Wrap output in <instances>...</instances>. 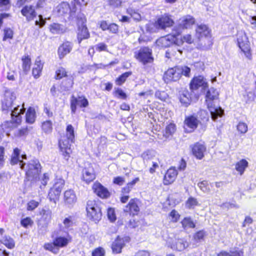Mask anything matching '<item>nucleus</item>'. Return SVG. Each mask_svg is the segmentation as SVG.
<instances>
[{
  "mask_svg": "<svg viewBox=\"0 0 256 256\" xmlns=\"http://www.w3.org/2000/svg\"><path fill=\"white\" fill-rule=\"evenodd\" d=\"M107 215L108 220L112 222H114L116 220V216L115 214V212L114 208H109L108 209Z\"/></svg>",
  "mask_w": 256,
  "mask_h": 256,
  "instance_id": "obj_55",
  "label": "nucleus"
},
{
  "mask_svg": "<svg viewBox=\"0 0 256 256\" xmlns=\"http://www.w3.org/2000/svg\"><path fill=\"white\" fill-rule=\"evenodd\" d=\"M104 250L102 248L95 249L92 252V256H104Z\"/></svg>",
  "mask_w": 256,
  "mask_h": 256,
  "instance_id": "obj_62",
  "label": "nucleus"
},
{
  "mask_svg": "<svg viewBox=\"0 0 256 256\" xmlns=\"http://www.w3.org/2000/svg\"><path fill=\"white\" fill-rule=\"evenodd\" d=\"M174 24V21L168 14H164L159 18L156 22V26L160 29H165Z\"/></svg>",
  "mask_w": 256,
  "mask_h": 256,
  "instance_id": "obj_16",
  "label": "nucleus"
},
{
  "mask_svg": "<svg viewBox=\"0 0 256 256\" xmlns=\"http://www.w3.org/2000/svg\"><path fill=\"white\" fill-rule=\"evenodd\" d=\"M56 190L52 188L48 194V198L50 201L56 202V200L58 198L60 194L56 192Z\"/></svg>",
  "mask_w": 256,
  "mask_h": 256,
  "instance_id": "obj_44",
  "label": "nucleus"
},
{
  "mask_svg": "<svg viewBox=\"0 0 256 256\" xmlns=\"http://www.w3.org/2000/svg\"><path fill=\"white\" fill-rule=\"evenodd\" d=\"M168 246L174 250L180 252L188 246V243L183 238H178L176 239L172 244L169 242Z\"/></svg>",
  "mask_w": 256,
  "mask_h": 256,
  "instance_id": "obj_20",
  "label": "nucleus"
},
{
  "mask_svg": "<svg viewBox=\"0 0 256 256\" xmlns=\"http://www.w3.org/2000/svg\"><path fill=\"white\" fill-rule=\"evenodd\" d=\"M57 11L58 14L60 16L68 14L70 12L69 4L66 2H62L58 6Z\"/></svg>",
  "mask_w": 256,
  "mask_h": 256,
  "instance_id": "obj_35",
  "label": "nucleus"
},
{
  "mask_svg": "<svg viewBox=\"0 0 256 256\" xmlns=\"http://www.w3.org/2000/svg\"><path fill=\"white\" fill-rule=\"evenodd\" d=\"M21 13L23 16L26 18L28 21L34 20L36 16L34 7L31 5L25 6L21 10Z\"/></svg>",
  "mask_w": 256,
  "mask_h": 256,
  "instance_id": "obj_21",
  "label": "nucleus"
},
{
  "mask_svg": "<svg viewBox=\"0 0 256 256\" xmlns=\"http://www.w3.org/2000/svg\"><path fill=\"white\" fill-rule=\"evenodd\" d=\"M74 224V217L71 216L65 218L62 222V225L61 226L62 229L68 230L70 229Z\"/></svg>",
  "mask_w": 256,
  "mask_h": 256,
  "instance_id": "obj_36",
  "label": "nucleus"
},
{
  "mask_svg": "<svg viewBox=\"0 0 256 256\" xmlns=\"http://www.w3.org/2000/svg\"><path fill=\"white\" fill-rule=\"evenodd\" d=\"M36 113L34 108L30 107L26 114V120L27 123L32 124L36 120Z\"/></svg>",
  "mask_w": 256,
  "mask_h": 256,
  "instance_id": "obj_33",
  "label": "nucleus"
},
{
  "mask_svg": "<svg viewBox=\"0 0 256 256\" xmlns=\"http://www.w3.org/2000/svg\"><path fill=\"white\" fill-rule=\"evenodd\" d=\"M200 87H202V89H205L208 87V83L206 80L202 76L194 77L190 84L191 90L194 91Z\"/></svg>",
  "mask_w": 256,
  "mask_h": 256,
  "instance_id": "obj_15",
  "label": "nucleus"
},
{
  "mask_svg": "<svg viewBox=\"0 0 256 256\" xmlns=\"http://www.w3.org/2000/svg\"><path fill=\"white\" fill-rule=\"evenodd\" d=\"M39 205V202L35 200H30L27 204V210H33Z\"/></svg>",
  "mask_w": 256,
  "mask_h": 256,
  "instance_id": "obj_57",
  "label": "nucleus"
},
{
  "mask_svg": "<svg viewBox=\"0 0 256 256\" xmlns=\"http://www.w3.org/2000/svg\"><path fill=\"white\" fill-rule=\"evenodd\" d=\"M170 216L171 217L172 221L173 222H176L180 218L179 214L175 210H172L170 212Z\"/></svg>",
  "mask_w": 256,
  "mask_h": 256,
  "instance_id": "obj_64",
  "label": "nucleus"
},
{
  "mask_svg": "<svg viewBox=\"0 0 256 256\" xmlns=\"http://www.w3.org/2000/svg\"><path fill=\"white\" fill-rule=\"evenodd\" d=\"M199 120L194 115L186 116L184 121V128L188 132H192L198 126Z\"/></svg>",
  "mask_w": 256,
  "mask_h": 256,
  "instance_id": "obj_14",
  "label": "nucleus"
},
{
  "mask_svg": "<svg viewBox=\"0 0 256 256\" xmlns=\"http://www.w3.org/2000/svg\"><path fill=\"white\" fill-rule=\"evenodd\" d=\"M64 202L68 207L72 206L76 202L77 198L74 192L72 190H68L64 192Z\"/></svg>",
  "mask_w": 256,
  "mask_h": 256,
  "instance_id": "obj_23",
  "label": "nucleus"
},
{
  "mask_svg": "<svg viewBox=\"0 0 256 256\" xmlns=\"http://www.w3.org/2000/svg\"><path fill=\"white\" fill-rule=\"evenodd\" d=\"M190 68L188 66H176L168 68L164 74V80L166 83L176 82L182 75L190 77Z\"/></svg>",
  "mask_w": 256,
  "mask_h": 256,
  "instance_id": "obj_4",
  "label": "nucleus"
},
{
  "mask_svg": "<svg viewBox=\"0 0 256 256\" xmlns=\"http://www.w3.org/2000/svg\"><path fill=\"white\" fill-rule=\"evenodd\" d=\"M66 138L67 140L60 141L59 145L64 158L68 160L72 152L71 144L74 142V128L71 124L66 126Z\"/></svg>",
  "mask_w": 256,
  "mask_h": 256,
  "instance_id": "obj_5",
  "label": "nucleus"
},
{
  "mask_svg": "<svg viewBox=\"0 0 256 256\" xmlns=\"http://www.w3.org/2000/svg\"><path fill=\"white\" fill-rule=\"evenodd\" d=\"M135 58L140 62L145 65L152 63L154 60L152 50L148 47L141 48L134 52Z\"/></svg>",
  "mask_w": 256,
  "mask_h": 256,
  "instance_id": "obj_11",
  "label": "nucleus"
},
{
  "mask_svg": "<svg viewBox=\"0 0 256 256\" xmlns=\"http://www.w3.org/2000/svg\"><path fill=\"white\" fill-rule=\"evenodd\" d=\"M178 174V172L175 168H169L164 175V184L168 185L172 183Z\"/></svg>",
  "mask_w": 256,
  "mask_h": 256,
  "instance_id": "obj_24",
  "label": "nucleus"
},
{
  "mask_svg": "<svg viewBox=\"0 0 256 256\" xmlns=\"http://www.w3.org/2000/svg\"><path fill=\"white\" fill-rule=\"evenodd\" d=\"M137 200L132 199L124 209L125 212H130V214H137L140 209L136 203Z\"/></svg>",
  "mask_w": 256,
  "mask_h": 256,
  "instance_id": "obj_27",
  "label": "nucleus"
},
{
  "mask_svg": "<svg viewBox=\"0 0 256 256\" xmlns=\"http://www.w3.org/2000/svg\"><path fill=\"white\" fill-rule=\"evenodd\" d=\"M10 0H0V11L6 10L9 8Z\"/></svg>",
  "mask_w": 256,
  "mask_h": 256,
  "instance_id": "obj_53",
  "label": "nucleus"
},
{
  "mask_svg": "<svg viewBox=\"0 0 256 256\" xmlns=\"http://www.w3.org/2000/svg\"><path fill=\"white\" fill-rule=\"evenodd\" d=\"M178 36L176 34V32L172 30L171 34H168L165 36H162L157 40L156 44L160 48H166L174 44V50H176L180 54H182V50L178 49L176 46L182 45V40H178Z\"/></svg>",
  "mask_w": 256,
  "mask_h": 256,
  "instance_id": "obj_6",
  "label": "nucleus"
},
{
  "mask_svg": "<svg viewBox=\"0 0 256 256\" xmlns=\"http://www.w3.org/2000/svg\"><path fill=\"white\" fill-rule=\"evenodd\" d=\"M194 22L195 20L193 16L190 15L184 16L179 20L178 25L173 28V31L179 36L183 30L190 28Z\"/></svg>",
  "mask_w": 256,
  "mask_h": 256,
  "instance_id": "obj_12",
  "label": "nucleus"
},
{
  "mask_svg": "<svg viewBox=\"0 0 256 256\" xmlns=\"http://www.w3.org/2000/svg\"><path fill=\"white\" fill-rule=\"evenodd\" d=\"M127 12L128 14L136 20H140L141 19V16L138 12L132 8H128L127 9Z\"/></svg>",
  "mask_w": 256,
  "mask_h": 256,
  "instance_id": "obj_47",
  "label": "nucleus"
},
{
  "mask_svg": "<svg viewBox=\"0 0 256 256\" xmlns=\"http://www.w3.org/2000/svg\"><path fill=\"white\" fill-rule=\"evenodd\" d=\"M22 69L26 73L28 72L31 66V60L29 56L26 55L22 58Z\"/></svg>",
  "mask_w": 256,
  "mask_h": 256,
  "instance_id": "obj_38",
  "label": "nucleus"
},
{
  "mask_svg": "<svg viewBox=\"0 0 256 256\" xmlns=\"http://www.w3.org/2000/svg\"><path fill=\"white\" fill-rule=\"evenodd\" d=\"M192 99V94L187 90H184L180 94V100L184 106L187 107L190 104Z\"/></svg>",
  "mask_w": 256,
  "mask_h": 256,
  "instance_id": "obj_28",
  "label": "nucleus"
},
{
  "mask_svg": "<svg viewBox=\"0 0 256 256\" xmlns=\"http://www.w3.org/2000/svg\"><path fill=\"white\" fill-rule=\"evenodd\" d=\"M86 18L84 14H80L78 17V32L77 39L78 44H80L84 40L89 38L90 33L86 26Z\"/></svg>",
  "mask_w": 256,
  "mask_h": 256,
  "instance_id": "obj_10",
  "label": "nucleus"
},
{
  "mask_svg": "<svg viewBox=\"0 0 256 256\" xmlns=\"http://www.w3.org/2000/svg\"><path fill=\"white\" fill-rule=\"evenodd\" d=\"M92 190L94 192L101 198H106L110 196V192L108 189L99 182L94 184Z\"/></svg>",
  "mask_w": 256,
  "mask_h": 256,
  "instance_id": "obj_18",
  "label": "nucleus"
},
{
  "mask_svg": "<svg viewBox=\"0 0 256 256\" xmlns=\"http://www.w3.org/2000/svg\"><path fill=\"white\" fill-rule=\"evenodd\" d=\"M16 96L14 92L9 90H5L4 99L2 100V110L3 111H10L12 122L20 124L22 122V116L24 113L26 109L23 104L22 106H18L12 110L13 102Z\"/></svg>",
  "mask_w": 256,
  "mask_h": 256,
  "instance_id": "obj_2",
  "label": "nucleus"
},
{
  "mask_svg": "<svg viewBox=\"0 0 256 256\" xmlns=\"http://www.w3.org/2000/svg\"><path fill=\"white\" fill-rule=\"evenodd\" d=\"M66 71L63 68H60L56 72V79H60L66 76Z\"/></svg>",
  "mask_w": 256,
  "mask_h": 256,
  "instance_id": "obj_56",
  "label": "nucleus"
},
{
  "mask_svg": "<svg viewBox=\"0 0 256 256\" xmlns=\"http://www.w3.org/2000/svg\"><path fill=\"white\" fill-rule=\"evenodd\" d=\"M176 130V126L174 124H170L166 128V133L168 136L173 134Z\"/></svg>",
  "mask_w": 256,
  "mask_h": 256,
  "instance_id": "obj_58",
  "label": "nucleus"
},
{
  "mask_svg": "<svg viewBox=\"0 0 256 256\" xmlns=\"http://www.w3.org/2000/svg\"><path fill=\"white\" fill-rule=\"evenodd\" d=\"M178 40H182V45L183 44L184 42H186L188 44H191L194 42V38H192V36L190 34H186L184 35L180 38H178Z\"/></svg>",
  "mask_w": 256,
  "mask_h": 256,
  "instance_id": "obj_52",
  "label": "nucleus"
},
{
  "mask_svg": "<svg viewBox=\"0 0 256 256\" xmlns=\"http://www.w3.org/2000/svg\"><path fill=\"white\" fill-rule=\"evenodd\" d=\"M198 186L204 192H208L210 190V186L208 182L206 180H203L198 182Z\"/></svg>",
  "mask_w": 256,
  "mask_h": 256,
  "instance_id": "obj_48",
  "label": "nucleus"
},
{
  "mask_svg": "<svg viewBox=\"0 0 256 256\" xmlns=\"http://www.w3.org/2000/svg\"><path fill=\"white\" fill-rule=\"evenodd\" d=\"M244 96L246 99V102L252 101L256 97V81L255 82L254 89L253 92L248 90L246 89L245 93L244 94Z\"/></svg>",
  "mask_w": 256,
  "mask_h": 256,
  "instance_id": "obj_40",
  "label": "nucleus"
},
{
  "mask_svg": "<svg viewBox=\"0 0 256 256\" xmlns=\"http://www.w3.org/2000/svg\"><path fill=\"white\" fill-rule=\"evenodd\" d=\"M44 248L45 250H50L54 254H57L59 251V249L55 245L54 241L52 243L48 242L45 244Z\"/></svg>",
  "mask_w": 256,
  "mask_h": 256,
  "instance_id": "obj_43",
  "label": "nucleus"
},
{
  "mask_svg": "<svg viewBox=\"0 0 256 256\" xmlns=\"http://www.w3.org/2000/svg\"><path fill=\"white\" fill-rule=\"evenodd\" d=\"M64 181L62 179H59L54 184L52 188H54V190H56V192L57 193L59 192L60 194L64 186Z\"/></svg>",
  "mask_w": 256,
  "mask_h": 256,
  "instance_id": "obj_46",
  "label": "nucleus"
},
{
  "mask_svg": "<svg viewBox=\"0 0 256 256\" xmlns=\"http://www.w3.org/2000/svg\"><path fill=\"white\" fill-rule=\"evenodd\" d=\"M82 178L86 183L93 181L96 178L94 170L90 164L86 166L82 170Z\"/></svg>",
  "mask_w": 256,
  "mask_h": 256,
  "instance_id": "obj_19",
  "label": "nucleus"
},
{
  "mask_svg": "<svg viewBox=\"0 0 256 256\" xmlns=\"http://www.w3.org/2000/svg\"><path fill=\"white\" fill-rule=\"evenodd\" d=\"M206 236V232L204 230H200L194 236V239L196 242H200Z\"/></svg>",
  "mask_w": 256,
  "mask_h": 256,
  "instance_id": "obj_51",
  "label": "nucleus"
},
{
  "mask_svg": "<svg viewBox=\"0 0 256 256\" xmlns=\"http://www.w3.org/2000/svg\"><path fill=\"white\" fill-rule=\"evenodd\" d=\"M72 238L70 236L68 235L66 237L58 236L54 240L55 245L57 247H64L66 246L69 242L71 241Z\"/></svg>",
  "mask_w": 256,
  "mask_h": 256,
  "instance_id": "obj_31",
  "label": "nucleus"
},
{
  "mask_svg": "<svg viewBox=\"0 0 256 256\" xmlns=\"http://www.w3.org/2000/svg\"><path fill=\"white\" fill-rule=\"evenodd\" d=\"M124 240L123 238L118 237L112 242V248L114 253L118 254L121 252L122 249L124 246Z\"/></svg>",
  "mask_w": 256,
  "mask_h": 256,
  "instance_id": "obj_29",
  "label": "nucleus"
},
{
  "mask_svg": "<svg viewBox=\"0 0 256 256\" xmlns=\"http://www.w3.org/2000/svg\"><path fill=\"white\" fill-rule=\"evenodd\" d=\"M248 166V162L246 160L242 159L236 164L235 168L240 175H242Z\"/></svg>",
  "mask_w": 256,
  "mask_h": 256,
  "instance_id": "obj_34",
  "label": "nucleus"
},
{
  "mask_svg": "<svg viewBox=\"0 0 256 256\" xmlns=\"http://www.w3.org/2000/svg\"><path fill=\"white\" fill-rule=\"evenodd\" d=\"M4 230L0 229V242L8 248H12L15 246L14 240L9 236H4Z\"/></svg>",
  "mask_w": 256,
  "mask_h": 256,
  "instance_id": "obj_25",
  "label": "nucleus"
},
{
  "mask_svg": "<svg viewBox=\"0 0 256 256\" xmlns=\"http://www.w3.org/2000/svg\"><path fill=\"white\" fill-rule=\"evenodd\" d=\"M237 130L242 134H245L248 131L247 124L243 122H240L237 126Z\"/></svg>",
  "mask_w": 256,
  "mask_h": 256,
  "instance_id": "obj_54",
  "label": "nucleus"
},
{
  "mask_svg": "<svg viewBox=\"0 0 256 256\" xmlns=\"http://www.w3.org/2000/svg\"><path fill=\"white\" fill-rule=\"evenodd\" d=\"M237 42L238 46L248 60H252V54L250 42L248 36L244 31L240 30L237 34Z\"/></svg>",
  "mask_w": 256,
  "mask_h": 256,
  "instance_id": "obj_8",
  "label": "nucleus"
},
{
  "mask_svg": "<svg viewBox=\"0 0 256 256\" xmlns=\"http://www.w3.org/2000/svg\"><path fill=\"white\" fill-rule=\"evenodd\" d=\"M218 93L216 89L210 88L206 94V104L210 112L211 118L214 121H218L224 114V110L219 106L215 104L214 100L218 98Z\"/></svg>",
  "mask_w": 256,
  "mask_h": 256,
  "instance_id": "obj_3",
  "label": "nucleus"
},
{
  "mask_svg": "<svg viewBox=\"0 0 256 256\" xmlns=\"http://www.w3.org/2000/svg\"><path fill=\"white\" fill-rule=\"evenodd\" d=\"M155 152L154 150H148L142 154V158L144 160H148L152 158L154 156Z\"/></svg>",
  "mask_w": 256,
  "mask_h": 256,
  "instance_id": "obj_49",
  "label": "nucleus"
},
{
  "mask_svg": "<svg viewBox=\"0 0 256 256\" xmlns=\"http://www.w3.org/2000/svg\"><path fill=\"white\" fill-rule=\"evenodd\" d=\"M44 63L42 62L40 58L38 56L36 58L34 67L32 68V75L35 78L40 77L43 68Z\"/></svg>",
  "mask_w": 256,
  "mask_h": 256,
  "instance_id": "obj_26",
  "label": "nucleus"
},
{
  "mask_svg": "<svg viewBox=\"0 0 256 256\" xmlns=\"http://www.w3.org/2000/svg\"><path fill=\"white\" fill-rule=\"evenodd\" d=\"M115 94L118 98L123 100H125L126 98V94L120 88H118L115 90Z\"/></svg>",
  "mask_w": 256,
  "mask_h": 256,
  "instance_id": "obj_60",
  "label": "nucleus"
},
{
  "mask_svg": "<svg viewBox=\"0 0 256 256\" xmlns=\"http://www.w3.org/2000/svg\"><path fill=\"white\" fill-rule=\"evenodd\" d=\"M78 105L81 108H86L88 105V101L84 96H78L77 98L72 96L70 100V108L72 114L76 112Z\"/></svg>",
  "mask_w": 256,
  "mask_h": 256,
  "instance_id": "obj_13",
  "label": "nucleus"
},
{
  "mask_svg": "<svg viewBox=\"0 0 256 256\" xmlns=\"http://www.w3.org/2000/svg\"><path fill=\"white\" fill-rule=\"evenodd\" d=\"M196 36L200 40L206 42L208 44L204 43V48L208 49L212 46V42L210 40V30L207 26L205 24H200L196 28Z\"/></svg>",
  "mask_w": 256,
  "mask_h": 256,
  "instance_id": "obj_9",
  "label": "nucleus"
},
{
  "mask_svg": "<svg viewBox=\"0 0 256 256\" xmlns=\"http://www.w3.org/2000/svg\"><path fill=\"white\" fill-rule=\"evenodd\" d=\"M198 204L197 200L194 198L190 197L186 202V206L189 209L194 208Z\"/></svg>",
  "mask_w": 256,
  "mask_h": 256,
  "instance_id": "obj_45",
  "label": "nucleus"
},
{
  "mask_svg": "<svg viewBox=\"0 0 256 256\" xmlns=\"http://www.w3.org/2000/svg\"><path fill=\"white\" fill-rule=\"evenodd\" d=\"M132 72H126L122 74L116 79V84L118 86H121L126 82L127 78L132 75Z\"/></svg>",
  "mask_w": 256,
  "mask_h": 256,
  "instance_id": "obj_42",
  "label": "nucleus"
},
{
  "mask_svg": "<svg viewBox=\"0 0 256 256\" xmlns=\"http://www.w3.org/2000/svg\"><path fill=\"white\" fill-rule=\"evenodd\" d=\"M28 133L27 128H22L18 129L15 133V136L18 137H22L26 136Z\"/></svg>",
  "mask_w": 256,
  "mask_h": 256,
  "instance_id": "obj_59",
  "label": "nucleus"
},
{
  "mask_svg": "<svg viewBox=\"0 0 256 256\" xmlns=\"http://www.w3.org/2000/svg\"><path fill=\"white\" fill-rule=\"evenodd\" d=\"M155 96L156 98L162 101H165L168 97V95L166 92L160 90H158L156 92Z\"/></svg>",
  "mask_w": 256,
  "mask_h": 256,
  "instance_id": "obj_50",
  "label": "nucleus"
},
{
  "mask_svg": "<svg viewBox=\"0 0 256 256\" xmlns=\"http://www.w3.org/2000/svg\"><path fill=\"white\" fill-rule=\"evenodd\" d=\"M73 45L70 42H66L61 44L58 48V52L60 59L64 58L72 50Z\"/></svg>",
  "mask_w": 256,
  "mask_h": 256,
  "instance_id": "obj_22",
  "label": "nucleus"
},
{
  "mask_svg": "<svg viewBox=\"0 0 256 256\" xmlns=\"http://www.w3.org/2000/svg\"><path fill=\"white\" fill-rule=\"evenodd\" d=\"M42 216L41 220H43L45 224H48L50 222L52 218V210L48 208H42L40 212Z\"/></svg>",
  "mask_w": 256,
  "mask_h": 256,
  "instance_id": "obj_30",
  "label": "nucleus"
},
{
  "mask_svg": "<svg viewBox=\"0 0 256 256\" xmlns=\"http://www.w3.org/2000/svg\"><path fill=\"white\" fill-rule=\"evenodd\" d=\"M50 30L54 34H59L63 33L65 30L63 26L54 23L50 26Z\"/></svg>",
  "mask_w": 256,
  "mask_h": 256,
  "instance_id": "obj_37",
  "label": "nucleus"
},
{
  "mask_svg": "<svg viewBox=\"0 0 256 256\" xmlns=\"http://www.w3.org/2000/svg\"><path fill=\"white\" fill-rule=\"evenodd\" d=\"M181 223L182 228L184 230L194 228L196 226L192 219L190 217L184 218L182 221Z\"/></svg>",
  "mask_w": 256,
  "mask_h": 256,
  "instance_id": "obj_39",
  "label": "nucleus"
},
{
  "mask_svg": "<svg viewBox=\"0 0 256 256\" xmlns=\"http://www.w3.org/2000/svg\"><path fill=\"white\" fill-rule=\"evenodd\" d=\"M86 210L88 217L95 222L102 218V214L100 204L94 200H88L86 204Z\"/></svg>",
  "mask_w": 256,
  "mask_h": 256,
  "instance_id": "obj_7",
  "label": "nucleus"
},
{
  "mask_svg": "<svg viewBox=\"0 0 256 256\" xmlns=\"http://www.w3.org/2000/svg\"><path fill=\"white\" fill-rule=\"evenodd\" d=\"M96 51L100 52L102 51H108L107 46L102 42L98 43L95 46Z\"/></svg>",
  "mask_w": 256,
  "mask_h": 256,
  "instance_id": "obj_61",
  "label": "nucleus"
},
{
  "mask_svg": "<svg viewBox=\"0 0 256 256\" xmlns=\"http://www.w3.org/2000/svg\"><path fill=\"white\" fill-rule=\"evenodd\" d=\"M125 182V180L124 177L116 176L113 180V182L118 186H122Z\"/></svg>",
  "mask_w": 256,
  "mask_h": 256,
  "instance_id": "obj_63",
  "label": "nucleus"
},
{
  "mask_svg": "<svg viewBox=\"0 0 256 256\" xmlns=\"http://www.w3.org/2000/svg\"><path fill=\"white\" fill-rule=\"evenodd\" d=\"M42 129L44 132L50 134L52 130V123L50 120H46L42 124Z\"/></svg>",
  "mask_w": 256,
  "mask_h": 256,
  "instance_id": "obj_41",
  "label": "nucleus"
},
{
  "mask_svg": "<svg viewBox=\"0 0 256 256\" xmlns=\"http://www.w3.org/2000/svg\"><path fill=\"white\" fill-rule=\"evenodd\" d=\"M192 154L198 160H202L204 156L206 146L200 142H196L191 146Z\"/></svg>",
  "mask_w": 256,
  "mask_h": 256,
  "instance_id": "obj_17",
  "label": "nucleus"
},
{
  "mask_svg": "<svg viewBox=\"0 0 256 256\" xmlns=\"http://www.w3.org/2000/svg\"><path fill=\"white\" fill-rule=\"evenodd\" d=\"M243 252L238 248H233L229 252L226 250H222L217 256H242Z\"/></svg>",
  "mask_w": 256,
  "mask_h": 256,
  "instance_id": "obj_32",
  "label": "nucleus"
},
{
  "mask_svg": "<svg viewBox=\"0 0 256 256\" xmlns=\"http://www.w3.org/2000/svg\"><path fill=\"white\" fill-rule=\"evenodd\" d=\"M26 159V156L24 154H21L20 150L15 148L11 156L10 164L12 165L18 164L20 168L26 171V178L28 180L36 181L39 179V174L40 172L41 166L37 159L30 160L26 167V163L24 160Z\"/></svg>",
  "mask_w": 256,
  "mask_h": 256,
  "instance_id": "obj_1",
  "label": "nucleus"
}]
</instances>
